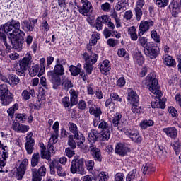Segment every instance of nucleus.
I'll use <instances>...</instances> for the list:
<instances>
[{
  "instance_id": "obj_1",
  "label": "nucleus",
  "mask_w": 181,
  "mask_h": 181,
  "mask_svg": "<svg viewBox=\"0 0 181 181\" xmlns=\"http://www.w3.org/2000/svg\"><path fill=\"white\" fill-rule=\"evenodd\" d=\"M159 82L158 79L155 78L153 74H150L147 76L146 80L143 81V85L149 87V90L153 93V94H156L158 97H162V92L159 90Z\"/></svg>"
},
{
  "instance_id": "obj_2",
  "label": "nucleus",
  "mask_w": 181,
  "mask_h": 181,
  "mask_svg": "<svg viewBox=\"0 0 181 181\" xmlns=\"http://www.w3.org/2000/svg\"><path fill=\"white\" fill-rule=\"evenodd\" d=\"M70 171L71 173H73V175L76 173H78L82 176L86 175V169L84 168V158L74 157L71 163Z\"/></svg>"
},
{
  "instance_id": "obj_3",
  "label": "nucleus",
  "mask_w": 181,
  "mask_h": 181,
  "mask_svg": "<svg viewBox=\"0 0 181 181\" xmlns=\"http://www.w3.org/2000/svg\"><path fill=\"white\" fill-rule=\"evenodd\" d=\"M83 59L86 62L84 65L86 73H87V74H91V73H93V69H94L93 64L97 63L98 55L94 52H92L90 55H89L88 53L85 52L83 54Z\"/></svg>"
},
{
  "instance_id": "obj_4",
  "label": "nucleus",
  "mask_w": 181,
  "mask_h": 181,
  "mask_svg": "<svg viewBox=\"0 0 181 181\" xmlns=\"http://www.w3.org/2000/svg\"><path fill=\"white\" fill-rule=\"evenodd\" d=\"M23 34H9V45H12L15 50H22L23 45Z\"/></svg>"
},
{
  "instance_id": "obj_5",
  "label": "nucleus",
  "mask_w": 181,
  "mask_h": 181,
  "mask_svg": "<svg viewBox=\"0 0 181 181\" xmlns=\"http://www.w3.org/2000/svg\"><path fill=\"white\" fill-rule=\"evenodd\" d=\"M30 63H32V55L30 53H27L20 62V68L16 70V74L18 76H25V72L28 70Z\"/></svg>"
},
{
  "instance_id": "obj_6",
  "label": "nucleus",
  "mask_w": 181,
  "mask_h": 181,
  "mask_svg": "<svg viewBox=\"0 0 181 181\" xmlns=\"http://www.w3.org/2000/svg\"><path fill=\"white\" fill-rule=\"evenodd\" d=\"M6 29L11 32L12 29H14L9 35H25V33L21 30V23L19 21L11 20L10 23H7L4 25Z\"/></svg>"
},
{
  "instance_id": "obj_7",
  "label": "nucleus",
  "mask_w": 181,
  "mask_h": 181,
  "mask_svg": "<svg viewBox=\"0 0 181 181\" xmlns=\"http://www.w3.org/2000/svg\"><path fill=\"white\" fill-rule=\"evenodd\" d=\"M122 131L127 135V136H129L133 142H136V144L142 142V137L141 136V134H139L138 130L135 129H129V127H124Z\"/></svg>"
},
{
  "instance_id": "obj_8",
  "label": "nucleus",
  "mask_w": 181,
  "mask_h": 181,
  "mask_svg": "<svg viewBox=\"0 0 181 181\" xmlns=\"http://www.w3.org/2000/svg\"><path fill=\"white\" fill-rule=\"evenodd\" d=\"M49 165L50 168L51 175H54L57 170V173L58 176L61 177H64L65 176H66V171L63 169V167H62V165L59 163V161L54 160L52 161H50L49 163Z\"/></svg>"
},
{
  "instance_id": "obj_9",
  "label": "nucleus",
  "mask_w": 181,
  "mask_h": 181,
  "mask_svg": "<svg viewBox=\"0 0 181 181\" xmlns=\"http://www.w3.org/2000/svg\"><path fill=\"white\" fill-rule=\"evenodd\" d=\"M33 136V132H30L26 136V142L25 143V148L28 155H32L35 150V139L32 138Z\"/></svg>"
},
{
  "instance_id": "obj_10",
  "label": "nucleus",
  "mask_w": 181,
  "mask_h": 181,
  "mask_svg": "<svg viewBox=\"0 0 181 181\" xmlns=\"http://www.w3.org/2000/svg\"><path fill=\"white\" fill-rule=\"evenodd\" d=\"M89 113L95 117V119H93V127H98L100 117H101V114H103L101 108L95 105L91 106L89 107Z\"/></svg>"
},
{
  "instance_id": "obj_11",
  "label": "nucleus",
  "mask_w": 181,
  "mask_h": 181,
  "mask_svg": "<svg viewBox=\"0 0 181 181\" xmlns=\"http://www.w3.org/2000/svg\"><path fill=\"white\" fill-rule=\"evenodd\" d=\"M64 65H66V59L57 58L54 71H53L57 76H63L64 74V67L63 66Z\"/></svg>"
},
{
  "instance_id": "obj_12",
  "label": "nucleus",
  "mask_w": 181,
  "mask_h": 181,
  "mask_svg": "<svg viewBox=\"0 0 181 181\" xmlns=\"http://www.w3.org/2000/svg\"><path fill=\"white\" fill-rule=\"evenodd\" d=\"M90 152L91 156L93 158L95 162H103V155L101 154V150L93 144L89 146Z\"/></svg>"
},
{
  "instance_id": "obj_13",
  "label": "nucleus",
  "mask_w": 181,
  "mask_h": 181,
  "mask_svg": "<svg viewBox=\"0 0 181 181\" xmlns=\"http://www.w3.org/2000/svg\"><path fill=\"white\" fill-rule=\"evenodd\" d=\"M47 76L53 85L52 88H54V90H57L59 86L62 84V78H60V75H57L53 71H49L47 73Z\"/></svg>"
},
{
  "instance_id": "obj_14",
  "label": "nucleus",
  "mask_w": 181,
  "mask_h": 181,
  "mask_svg": "<svg viewBox=\"0 0 181 181\" xmlns=\"http://www.w3.org/2000/svg\"><path fill=\"white\" fill-rule=\"evenodd\" d=\"M144 54L150 59H156L159 54V48L153 47V44L148 45L144 49Z\"/></svg>"
},
{
  "instance_id": "obj_15",
  "label": "nucleus",
  "mask_w": 181,
  "mask_h": 181,
  "mask_svg": "<svg viewBox=\"0 0 181 181\" xmlns=\"http://www.w3.org/2000/svg\"><path fill=\"white\" fill-rule=\"evenodd\" d=\"M153 25L154 23L152 20L141 21L139 27V36H143V35H144L147 30H149Z\"/></svg>"
},
{
  "instance_id": "obj_16",
  "label": "nucleus",
  "mask_w": 181,
  "mask_h": 181,
  "mask_svg": "<svg viewBox=\"0 0 181 181\" xmlns=\"http://www.w3.org/2000/svg\"><path fill=\"white\" fill-rule=\"evenodd\" d=\"M28 163L29 161L28 159H24L17 168L16 177L18 180H22L25 175V172L26 171V166H28Z\"/></svg>"
},
{
  "instance_id": "obj_17",
  "label": "nucleus",
  "mask_w": 181,
  "mask_h": 181,
  "mask_svg": "<svg viewBox=\"0 0 181 181\" xmlns=\"http://www.w3.org/2000/svg\"><path fill=\"white\" fill-rule=\"evenodd\" d=\"M9 32L6 30L5 25H1L0 27V40L4 43V45L6 46V52H8V53L11 52V45L8 42L6 41V35L5 33H8Z\"/></svg>"
},
{
  "instance_id": "obj_18",
  "label": "nucleus",
  "mask_w": 181,
  "mask_h": 181,
  "mask_svg": "<svg viewBox=\"0 0 181 181\" xmlns=\"http://www.w3.org/2000/svg\"><path fill=\"white\" fill-rule=\"evenodd\" d=\"M79 12L84 16H90L93 13V6L90 2L83 4L82 6L79 8Z\"/></svg>"
},
{
  "instance_id": "obj_19",
  "label": "nucleus",
  "mask_w": 181,
  "mask_h": 181,
  "mask_svg": "<svg viewBox=\"0 0 181 181\" xmlns=\"http://www.w3.org/2000/svg\"><path fill=\"white\" fill-rule=\"evenodd\" d=\"M115 152L117 153V155H120V156H125L127 153L129 152V148L122 144V143H118L115 146Z\"/></svg>"
},
{
  "instance_id": "obj_20",
  "label": "nucleus",
  "mask_w": 181,
  "mask_h": 181,
  "mask_svg": "<svg viewBox=\"0 0 181 181\" xmlns=\"http://www.w3.org/2000/svg\"><path fill=\"white\" fill-rule=\"evenodd\" d=\"M127 100L132 105H139V96H138L136 92L132 90L128 93Z\"/></svg>"
},
{
  "instance_id": "obj_21",
  "label": "nucleus",
  "mask_w": 181,
  "mask_h": 181,
  "mask_svg": "<svg viewBox=\"0 0 181 181\" xmlns=\"http://www.w3.org/2000/svg\"><path fill=\"white\" fill-rule=\"evenodd\" d=\"M163 131L166 134L167 136H169L170 138L175 139L177 137V129L175 127L164 128Z\"/></svg>"
},
{
  "instance_id": "obj_22",
  "label": "nucleus",
  "mask_w": 181,
  "mask_h": 181,
  "mask_svg": "<svg viewBox=\"0 0 181 181\" xmlns=\"http://www.w3.org/2000/svg\"><path fill=\"white\" fill-rule=\"evenodd\" d=\"M0 100L2 105H9L13 101V94L8 93L4 96H1Z\"/></svg>"
},
{
  "instance_id": "obj_23",
  "label": "nucleus",
  "mask_w": 181,
  "mask_h": 181,
  "mask_svg": "<svg viewBox=\"0 0 181 181\" xmlns=\"http://www.w3.org/2000/svg\"><path fill=\"white\" fill-rule=\"evenodd\" d=\"M68 127L69 128L70 132L74 134V138L78 136H81L82 133L78 132V129L77 128V125L71 122L68 124Z\"/></svg>"
},
{
  "instance_id": "obj_24",
  "label": "nucleus",
  "mask_w": 181,
  "mask_h": 181,
  "mask_svg": "<svg viewBox=\"0 0 181 181\" xmlns=\"http://www.w3.org/2000/svg\"><path fill=\"white\" fill-rule=\"evenodd\" d=\"M88 139L89 142H95L100 141L99 133L96 130H92L88 134Z\"/></svg>"
},
{
  "instance_id": "obj_25",
  "label": "nucleus",
  "mask_w": 181,
  "mask_h": 181,
  "mask_svg": "<svg viewBox=\"0 0 181 181\" xmlns=\"http://www.w3.org/2000/svg\"><path fill=\"white\" fill-rule=\"evenodd\" d=\"M21 81L19 77L16 75L8 74V84L12 87H15V86H18Z\"/></svg>"
},
{
  "instance_id": "obj_26",
  "label": "nucleus",
  "mask_w": 181,
  "mask_h": 181,
  "mask_svg": "<svg viewBox=\"0 0 181 181\" xmlns=\"http://www.w3.org/2000/svg\"><path fill=\"white\" fill-rule=\"evenodd\" d=\"M62 87L63 90H65L66 91H69L70 88H73L74 85L71 81L67 78H64L62 79Z\"/></svg>"
},
{
  "instance_id": "obj_27",
  "label": "nucleus",
  "mask_w": 181,
  "mask_h": 181,
  "mask_svg": "<svg viewBox=\"0 0 181 181\" xmlns=\"http://www.w3.org/2000/svg\"><path fill=\"white\" fill-rule=\"evenodd\" d=\"M69 93L71 95V98H70L71 105V107H73V105H76L78 103L77 93L74 89H71L69 90Z\"/></svg>"
},
{
  "instance_id": "obj_28",
  "label": "nucleus",
  "mask_w": 181,
  "mask_h": 181,
  "mask_svg": "<svg viewBox=\"0 0 181 181\" xmlns=\"http://www.w3.org/2000/svg\"><path fill=\"white\" fill-rule=\"evenodd\" d=\"M100 70L102 73H107L111 70V66L110 65V61L105 60L100 65Z\"/></svg>"
},
{
  "instance_id": "obj_29",
  "label": "nucleus",
  "mask_w": 181,
  "mask_h": 181,
  "mask_svg": "<svg viewBox=\"0 0 181 181\" xmlns=\"http://www.w3.org/2000/svg\"><path fill=\"white\" fill-rule=\"evenodd\" d=\"M110 130H102L99 133V141H108V139H110Z\"/></svg>"
},
{
  "instance_id": "obj_30",
  "label": "nucleus",
  "mask_w": 181,
  "mask_h": 181,
  "mask_svg": "<svg viewBox=\"0 0 181 181\" xmlns=\"http://www.w3.org/2000/svg\"><path fill=\"white\" fill-rule=\"evenodd\" d=\"M169 8L172 12L173 16H174V18H176V16L179 15V4L175 2L171 3L169 6Z\"/></svg>"
},
{
  "instance_id": "obj_31",
  "label": "nucleus",
  "mask_w": 181,
  "mask_h": 181,
  "mask_svg": "<svg viewBox=\"0 0 181 181\" xmlns=\"http://www.w3.org/2000/svg\"><path fill=\"white\" fill-rule=\"evenodd\" d=\"M127 4H128V0L119 1L115 6L116 11H125V9H127Z\"/></svg>"
},
{
  "instance_id": "obj_32",
  "label": "nucleus",
  "mask_w": 181,
  "mask_h": 181,
  "mask_svg": "<svg viewBox=\"0 0 181 181\" xmlns=\"http://www.w3.org/2000/svg\"><path fill=\"white\" fill-rule=\"evenodd\" d=\"M134 59L135 62L139 65L144 64L145 59H144V56H142V53L141 52H137L134 54Z\"/></svg>"
},
{
  "instance_id": "obj_33",
  "label": "nucleus",
  "mask_w": 181,
  "mask_h": 181,
  "mask_svg": "<svg viewBox=\"0 0 181 181\" xmlns=\"http://www.w3.org/2000/svg\"><path fill=\"white\" fill-rule=\"evenodd\" d=\"M153 125H155V122L152 119H145L140 123V127L142 129H146L148 127H153Z\"/></svg>"
},
{
  "instance_id": "obj_34",
  "label": "nucleus",
  "mask_w": 181,
  "mask_h": 181,
  "mask_svg": "<svg viewBox=\"0 0 181 181\" xmlns=\"http://www.w3.org/2000/svg\"><path fill=\"white\" fill-rule=\"evenodd\" d=\"M11 91H9V88H8V85L1 84L0 85V97H4V95H8V94H11Z\"/></svg>"
},
{
  "instance_id": "obj_35",
  "label": "nucleus",
  "mask_w": 181,
  "mask_h": 181,
  "mask_svg": "<svg viewBox=\"0 0 181 181\" xmlns=\"http://www.w3.org/2000/svg\"><path fill=\"white\" fill-rule=\"evenodd\" d=\"M40 155L42 159H47V160H50L52 155L53 154L49 153V151H47L45 147H42Z\"/></svg>"
},
{
  "instance_id": "obj_36",
  "label": "nucleus",
  "mask_w": 181,
  "mask_h": 181,
  "mask_svg": "<svg viewBox=\"0 0 181 181\" xmlns=\"http://www.w3.org/2000/svg\"><path fill=\"white\" fill-rule=\"evenodd\" d=\"M138 43L140 44V45L144 47V49H146L148 46H151L152 44L148 43V38L146 37H141L140 36L138 39Z\"/></svg>"
},
{
  "instance_id": "obj_37",
  "label": "nucleus",
  "mask_w": 181,
  "mask_h": 181,
  "mask_svg": "<svg viewBox=\"0 0 181 181\" xmlns=\"http://www.w3.org/2000/svg\"><path fill=\"white\" fill-rule=\"evenodd\" d=\"M164 63L165 66H168L170 67H173L176 66V62L171 56H168L165 57Z\"/></svg>"
},
{
  "instance_id": "obj_38",
  "label": "nucleus",
  "mask_w": 181,
  "mask_h": 181,
  "mask_svg": "<svg viewBox=\"0 0 181 181\" xmlns=\"http://www.w3.org/2000/svg\"><path fill=\"white\" fill-rule=\"evenodd\" d=\"M40 159V155L39 153H35L33 155L31 159V166L35 168V166H37L39 165V160Z\"/></svg>"
},
{
  "instance_id": "obj_39",
  "label": "nucleus",
  "mask_w": 181,
  "mask_h": 181,
  "mask_svg": "<svg viewBox=\"0 0 181 181\" xmlns=\"http://www.w3.org/2000/svg\"><path fill=\"white\" fill-rule=\"evenodd\" d=\"M23 23L27 32H33V30L35 29V25H32V21H30L25 20L23 21Z\"/></svg>"
},
{
  "instance_id": "obj_40",
  "label": "nucleus",
  "mask_w": 181,
  "mask_h": 181,
  "mask_svg": "<svg viewBox=\"0 0 181 181\" xmlns=\"http://www.w3.org/2000/svg\"><path fill=\"white\" fill-rule=\"evenodd\" d=\"M152 172H155V168L152 167V165L149 163L145 164L144 168H143V174L149 175V173H152Z\"/></svg>"
},
{
  "instance_id": "obj_41",
  "label": "nucleus",
  "mask_w": 181,
  "mask_h": 181,
  "mask_svg": "<svg viewBox=\"0 0 181 181\" xmlns=\"http://www.w3.org/2000/svg\"><path fill=\"white\" fill-rule=\"evenodd\" d=\"M98 124V128H100L103 131H110V126L104 119L99 120Z\"/></svg>"
},
{
  "instance_id": "obj_42",
  "label": "nucleus",
  "mask_w": 181,
  "mask_h": 181,
  "mask_svg": "<svg viewBox=\"0 0 181 181\" xmlns=\"http://www.w3.org/2000/svg\"><path fill=\"white\" fill-rule=\"evenodd\" d=\"M69 71H71V76H78L81 73V69L77 68L74 65H71L69 66Z\"/></svg>"
},
{
  "instance_id": "obj_43",
  "label": "nucleus",
  "mask_w": 181,
  "mask_h": 181,
  "mask_svg": "<svg viewBox=\"0 0 181 181\" xmlns=\"http://www.w3.org/2000/svg\"><path fill=\"white\" fill-rule=\"evenodd\" d=\"M19 109V105L18 103H15L11 107L8 109L7 113L8 114L9 117H13L15 115V112Z\"/></svg>"
},
{
  "instance_id": "obj_44",
  "label": "nucleus",
  "mask_w": 181,
  "mask_h": 181,
  "mask_svg": "<svg viewBox=\"0 0 181 181\" xmlns=\"http://www.w3.org/2000/svg\"><path fill=\"white\" fill-rule=\"evenodd\" d=\"M39 65L36 64L30 69L29 74L31 77H35L39 73Z\"/></svg>"
},
{
  "instance_id": "obj_45",
  "label": "nucleus",
  "mask_w": 181,
  "mask_h": 181,
  "mask_svg": "<svg viewBox=\"0 0 181 181\" xmlns=\"http://www.w3.org/2000/svg\"><path fill=\"white\" fill-rule=\"evenodd\" d=\"M5 165H6V158L4 157L0 158V172L1 173L8 172V170L5 168Z\"/></svg>"
},
{
  "instance_id": "obj_46",
  "label": "nucleus",
  "mask_w": 181,
  "mask_h": 181,
  "mask_svg": "<svg viewBox=\"0 0 181 181\" xmlns=\"http://www.w3.org/2000/svg\"><path fill=\"white\" fill-rule=\"evenodd\" d=\"M94 160H88L85 161V166L86 167L87 170L88 172H92L93 169H94Z\"/></svg>"
},
{
  "instance_id": "obj_47",
  "label": "nucleus",
  "mask_w": 181,
  "mask_h": 181,
  "mask_svg": "<svg viewBox=\"0 0 181 181\" xmlns=\"http://www.w3.org/2000/svg\"><path fill=\"white\" fill-rule=\"evenodd\" d=\"M74 139L78 141H77L78 146H80L81 148H84V141H86V139L83 134L81 136H78V137H74Z\"/></svg>"
},
{
  "instance_id": "obj_48",
  "label": "nucleus",
  "mask_w": 181,
  "mask_h": 181,
  "mask_svg": "<svg viewBox=\"0 0 181 181\" xmlns=\"http://www.w3.org/2000/svg\"><path fill=\"white\" fill-rule=\"evenodd\" d=\"M99 21V22H101L103 25H107L110 21H111V18L108 16H102L100 17L97 18Z\"/></svg>"
},
{
  "instance_id": "obj_49",
  "label": "nucleus",
  "mask_w": 181,
  "mask_h": 181,
  "mask_svg": "<svg viewBox=\"0 0 181 181\" xmlns=\"http://www.w3.org/2000/svg\"><path fill=\"white\" fill-rule=\"evenodd\" d=\"M62 104L64 107V108H69L71 106V102L70 101V98L65 96L62 98Z\"/></svg>"
},
{
  "instance_id": "obj_50",
  "label": "nucleus",
  "mask_w": 181,
  "mask_h": 181,
  "mask_svg": "<svg viewBox=\"0 0 181 181\" xmlns=\"http://www.w3.org/2000/svg\"><path fill=\"white\" fill-rule=\"evenodd\" d=\"M151 36L152 39L156 42V43H160V36L158 35V33L156 30L151 31Z\"/></svg>"
},
{
  "instance_id": "obj_51",
  "label": "nucleus",
  "mask_w": 181,
  "mask_h": 181,
  "mask_svg": "<svg viewBox=\"0 0 181 181\" xmlns=\"http://www.w3.org/2000/svg\"><path fill=\"white\" fill-rule=\"evenodd\" d=\"M45 62H46V59H45V58L40 59V64L41 66V68L40 69V72L38 74V76H42L45 73Z\"/></svg>"
},
{
  "instance_id": "obj_52",
  "label": "nucleus",
  "mask_w": 181,
  "mask_h": 181,
  "mask_svg": "<svg viewBox=\"0 0 181 181\" xmlns=\"http://www.w3.org/2000/svg\"><path fill=\"white\" fill-rule=\"evenodd\" d=\"M156 5L158 8H165V6H168V4H169V0H156Z\"/></svg>"
},
{
  "instance_id": "obj_53",
  "label": "nucleus",
  "mask_w": 181,
  "mask_h": 181,
  "mask_svg": "<svg viewBox=\"0 0 181 181\" xmlns=\"http://www.w3.org/2000/svg\"><path fill=\"white\" fill-rule=\"evenodd\" d=\"M136 177V170H133L132 172H130L126 177L127 181L134 180Z\"/></svg>"
},
{
  "instance_id": "obj_54",
  "label": "nucleus",
  "mask_w": 181,
  "mask_h": 181,
  "mask_svg": "<svg viewBox=\"0 0 181 181\" xmlns=\"http://www.w3.org/2000/svg\"><path fill=\"white\" fill-rule=\"evenodd\" d=\"M134 11L136 13V20L141 21V18H142V9H141V7L136 6Z\"/></svg>"
},
{
  "instance_id": "obj_55",
  "label": "nucleus",
  "mask_w": 181,
  "mask_h": 181,
  "mask_svg": "<svg viewBox=\"0 0 181 181\" xmlns=\"http://www.w3.org/2000/svg\"><path fill=\"white\" fill-rule=\"evenodd\" d=\"M68 145L71 149H76V141L73 139V136L71 135L69 136Z\"/></svg>"
},
{
  "instance_id": "obj_56",
  "label": "nucleus",
  "mask_w": 181,
  "mask_h": 181,
  "mask_svg": "<svg viewBox=\"0 0 181 181\" xmlns=\"http://www.w3.org/2000/svg\"><path fill=\"white\" fill-rule=\"evenodd\" d=\"M37 174L38 175L40 179H42V176H45L46 175V167L41 166L38 170H37Z\"/></svg>"
},
{
  "instance_id": "obj_57",
  "label": "nucleus",
  "mask_w": 181,
  "mask_h": 181,
  "mask_svg": "<svg viewBox=\"0 0 181 181\" xmlns=\"http://www.w3.org/2000/svg\"><path fill=\"white\" fill-rule=\"evenodd\" d=\"M58 138H59V134L54 133L53 134L51 135V137L49 141V144H51L52 145L54 144H57Z\"/></svg>"
},
{
  "instance_id": "obj_58",
  "label": "nucleus",
  "mask_w": 181,
  "mask_h": 181,
  "mask_svg": "<svg viewBox=\"0 0 181 181\" xmlns=\"http://www.w3.org/2000/svg\"><path fill=\"white\" fill-rule=\"evenodd\" d=\"M100 8L104 12H110L111 11V4L108 2L104 3L100 6Z\"/></svg>"
},
{
  "instance_id": "obj_59",
  "label": "nucleus",
  "mask_w": 181,
  "mask_h": 181,
  "mask_svg": "<svg viewBox=\"0 0 181 181\" xmlns=\"http://www.w3.org/2000/svg\"><path fill=\"white\" fill-rule=\"evenodd\" d=\"M122 117V116L121 115L115 116V117L112 120V124H114V127H119V125H121V122H119V119H121Z\"/></svg>"
},
{
  "instance_id": "obj_60",
  "label": "nucleus",
  "mask_w": 181,
  "mask_h": 181,
  "mask_svg": "<svg viewBox=\"0 0 181 181\" xmlns=\"http://www.w3.org/2000/svg\"><path fill=\"white\" fill-rule=\"evenodd\" d=\"M33 175V181H42V178H40L39 175L37 174V170H32Z\"/></svg>"
},
{
  "instance_id": "obj_61",
  "label": "nucleus",
  "mask_w": 181,
  "mask_h": 181,
  "mask_svg": "<svg viewBox=\"0 0 181 181\" xmlns=\"http://www.w3.org/2000/svg\"><path fill=\"white\" fill-rule=\"evenodd\" d=\"M107 43L110 47H115L118 45V40L110 38L107 40Z\"/></svg>"
},
{
  "instance_id": "obj_62",
  "label": "nucleus",
  "mask_w": 181,
  "mask_h": 181,
  "mask_svg": "<svg viewBox=\"0 0 181 181\" xmlns=\"http://www.w3.org/2000/svg\"><path fill=\"white\" fill-rule=\"evenodd\" d=\"M99 180H108V175L105 172H100L98 175Z\"/></svg>"
},
{
  "instance_id": "obj_63",
  "label": "nucleus",
  "mask_w": 181,
  "mask_h": 181,
  "mask_svg": "<svg viewBox=\"0 0 181 181\" xmlns=\"http://www.w3.org/2000/svg\"><path fill=\"white\" fill-rule=\"evenodd\" d=\"M28 131H29V126L20 124L18 132H22L23 134H25V132H28Z\"/></svg>"
},
{
  "instance_id": "obj_64",
  "label": "nucleus",
  "mask_w": 181,
  "mask_h": 181,
  "mask_svg": "<svg viewBox=\"0 0 181 181\" xmlns=\"http://www.w3.org/2000/svg\"><path fill=\"white\" fill-rule=\"evenodd\" d=\"M124 173H117L115 176V181H124Z\"/></svg>"
}]
</instances>
